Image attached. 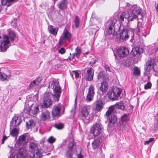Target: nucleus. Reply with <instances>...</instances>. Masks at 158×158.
<instances>
[{"mask_svg": "<svg viewBox=\"0 0 158 158\" xmlns=\"http://www.w3.org/2000/svg\"><path fill=\"white\" fill-rule=\"evenodd\" d=\"M67 4L66 0H62L58 4L57 6L60 9L64 10L67 8Z\"/></svg>", "mask_w": 158, "mask_h": 158, "instance_id": "nucleus-27", "label": "nucleus"}, {"mask_svg": "<svg viewBox=\"0 0 158 158\" xmlns=\"http://www.w3.org/2000/svg\"><path fill=\"white\" fill-rule=\"evenodd\" d=\"M150 143V142H149V140H147V141H146L145 142L144 144L145 145V144H148Z\"/></svg>", "mask_w": 158, "mask_h": 158, "instance_id": "nucleus-54", "label": "nucleus"}, {"mask_svg": "<svg viewBox=\"0 0 158 158\" xmlns=\"http://www.w3.org/2000/svg\"><path fill=\"white\" fill-rule=\"evenodd\" d=\"M22 122L21 118L19 116H14L11 121V125L13 127H16L19 125Z\"/></svg>", "mask_w": 158, "mask_h": 158, "instance_id": "nucleus-23", "label": "nucleus"}, {"mask_svg": "<svg viewBox=\"0 0 158 158\" xmlns=\"http://www.w3.org/2000/svg\"><path fill=\"white\" fill-rule=\"evenodd\" d=\"M123 11H128L130 10L132 11V13L129 14L126 12H123L120 15V21L124 23V25L128 23L129 21L138 18L139 15H142V9L136 4L131 5L127 3L126 6L122 8Z\"/></svg>", "mask_w": 158, "mask_h": 158, "instance_id": "nucleus-1", "label": "nucleus"}, {"mask_svg": "<svg viewBox=\"0 0 158 158\" xmlns=\"http://www.w3.org/2000/svg\"><path fill=\"white\" fill-rule=\"evenodd\" d=\"M28 133L24 134L21 135L18 139V143L20 144H25L28 142Z\"/></svg>", "mask_w": 158, "mask_h": 158, "instance_id": "nucleus-25", "label": "nucleus"}, {"mask_svg": "<svg viewBox=\"0 0 158 158\" xmlns=\"http://www.w3.org/2000/svg\"><path fill=\"white\" fill-rule=\"evenodd\" d=\"M9 158H14L13 157L10 156L9 157Z\"/></svg>", "mask_w": 158, "mask_h": 158, "instance_id": "nucleus-58", "label": "nucleus"}, {"mask_svg": "<svg viewBox=\"0 0 158 158\" xmlns=\"http://www.w3.org/2000/svg\"><path fill=\"white\" fill-rule=\"evenodd\" d=\"M117 53L118 56L121 57H126L128 54L129 52L126 47L122 46L117 50Z\"/></svg>", "mask_w": 158, "mask_h": 158, "instance_id": "nucleus-14", "label": "nucleus"}, {"mask_svg": "<svg viewBox=\"0 0 158 158\" xmlns=\"http://www.w3.org/2000/svg\"><path fill=\"white\" fill-rule=\"evenodd\" d=\"M158 65L155 63L154 60L151 58L148 59L144 65V69H157Z\"/></svg>", "mask_w": 158, "mask_h": 158, "instance_id": "nucleus-12", "label": "nucleus"}, {"mask_svg": "<svg viewBox=\"0 0 158 158\" xmlns=\"http://www.w3.org/2000/svg\"><path fill=\"white\" fill-rule=\"evenodd\" d=\"M44 99L43 105L44 107L47 108L52 105V101L51 100L48 94H44Z\"/></svg>", "mask_w": 158, "mask_h": 158, "instance_id": "nucleus-16", "label": "nucleus"}, {"mask_svg": "<svg viewBox=\"0 0 158 158\" xmlns=\"http://www.w3.org/2000/svg\"><path fill=\"white\" fill-rule=\"evenodd\" d=\"M56 140V138L52 136H51L47 139L48 142L50 143H52L55 142Z\"/></svg>", "mask_w": 158, "mask_h": 158, "instance_id": "nucleus-42", "label": "nucleus"}, {"mask_svg": "<svg viewBox=\"0 0 158 158\" xmlns=\"http://www.w3.org/2000/svg\"><path fill=\"white\" fill-rule=\"evenodd\" d=\"M156 10L158 12V4H157V6H156Z\"/></svg>", "mask_w": 158, "mask_h": 158, "instance_id": "nucleus-55", "label": "nucleus"}, {"mask_svg": "<svg viewBox=\"0 0 158 158\" xmlns=\"http://www.w3.org/2000/svg\"><path fill=\"white\" fill-rule=\"evenodd\" d=\"M34 96L36 98V99H37V98H38L37 96L36 95H35Z\"/></svg>", "mask_w": 158, "mask_h": 158, "instance_id": "nucleus-57", "label": "nucleus"}, {"mask_svg": "<svg viewBox=\"0 0 158 158\" xmlns=\"http://www.w3.org/2000/svg\"><path fill=\"white\" fill-rule=\"evenodd\" d=\"M34 156H32L31 155H30L29 154H27L26 156H25L24 158H36Z\"/></svg>", "mask_w": 158, "mask_h": 158, "instance_id": "nucleus-48", "label": "nucleus"}, {"mask_svg": "<svg viewBox=\"0 0 158 158\" xmlns=\"http://www.w3.org/2000/svg\"><path fill=\"white\" fill-rule=\"evenodd\" d=\"M129 32L130 31L128 29L125 28H123L119 34L120 39L122 40L123 41L127 40L129 38Z\"/></svg>", "mask_w": 158, "mask_h": 158, "instance_id": "nucleus-15", "label": "nucleus"}, {"mask_svg": "<svg viewBox=\"0 0 158 158\" xmlns=\"http://www.w3.org/2000/svg\"><path fill=\"white\" fill-rule=\"evenodd\" d=\"M76 101H75V103L76 104Z\"/></svg>", "mask_w": 158, "mask_h": 158, "instance_id": "nucleus-64", "label": "nucleus"}, {"mask_svg": "<svg viewBox=\"0 0 158 158\" xmlns=\"http://www.w3.org/2000/svg\"><path fill=\"white\" fill-rule=\"evenodd\" d=\"M48 30L51 34L56 35L57 34L58 29L57 28H54L52 25H49L48 26Z\"/></svg>", "mask_w": 158, "mask_h": 158, "instance_id": "nucleus-32", "label": "nucleus"}, {"mask_svg": "<svg viewBox=\"0 0 158 158\" xmlns=\"http://www.w3.org/2000/svg\"><path fill=\"white\" fill-rule=\"evenodd\" d=\"M7 137L5 135L3 137L2 139V144H3L4 143L5 140H6L7 139Z\"/></svg>", "mask_w": 158, "mask_h": 158, "instance_id": "nucleus-50", "label": "nucleus"}, {"mask_svg": "<svg viewBox=\"0 0 158 158\" xmlns=\"http://www.w3.org/2000/svg\"><path fill=\"white\" fill-rule=\"evenodd\" d=\"M104 104L101 100H97L94 103V107L98 111H101L103 109Z\"/></svg>", "mask_w": 158, "mask_h": 158, "instance_id": "nucleus-24", "label": "nucleus"}, {"mask_svg": "<svg viewBox=\"0 0 158 158\" xmlns=\"http://www.w3.org/2000/svg\"><path fill=\"white\" fill-rule=\"evenodd\" d=\"M142 50L141 48L140 49V47L139 46H137L135 48H132L131 54L135 57H137L141 52V50Z\"/></svg>", "mask_w": 158, "mask_h": 158, "instance_id": "nucleus-26", "label": "nucleus"}, {"mask_svg": "<svg viewBox=\"0 0 158 158\" xmlns=\"http://www.w3.org/2000/svg\"><path fill=\"white\" fill-rule=\"evenodd\" d=\"M50 118V113L48 110L44 109L42 110L40 118L43 121H46Z\"/></svg>", "mask_w": 158, "mask_h": 158, "instance_id": "nucleus-21", "label": "nucleus"}, {"mask_svg": "<svg viewBox=\"0 0 158 158\" xmlns=\"http://www.w3.org/2000/svg\"><path fill=\"white\" fill-rule=\"evenodd\" d=\"M104 68L106 69H110L108 65H105L104 66Z\"/></svg>", "mask_w": 158, "mask_h": 158, "instance_id": "nucleus-53", "label": "nucleus"}, {"mask_svg": "<svg viewBox=\"0 0 158 158\" xmlns=\"http://www.w3.org/2000/svg\"><path fill=\"white\" fill-rule=\"evenodd\" d=\"M39 110L38 106L36 104H33L30 106L29 110H28V111L31 115L33 116L37 113Z\"/></svg>", "mask_w": 158, "mask_h": 158, "instance_id": "nucleus-22", "label": "nucleus"}, {"mask_svg": "<svg viewBox=\"0 0 158 158\" xmlns=\"http://www.w3.org/2000/svg\"><path fill=\"white\" fill-rule=\"evenodd\" d=\"M65 52V50L63 47L61 48L59 50L58 52L61 54H64Z\"/></svg>", "mask_w": 158, "mask_h": 158, "instance_id": "nucleus-46", "label": "nucleus"}, {"mask_svg": "<svg viewBox=\"0 0 158 158\" xmlns=\"http://www.w3.org/2000/svg\"><path fill=\"white\" fill-rule=\"evenodd\" d=\"M26 124L27 127L29 129L32 127H33L35 126V123L33 120L31 119L29 120L28 122H26Z\"/></svg>", "mask_w": 158, "mask_h": 158, "instance_id": "nucleus-34", "label": "nucleus"}, {"mask_svg": "<svg viewBox=\"0 0 158 158\" xmlns=\"http://www.w3.org/2000/svg\"><path fill=\"white\" fill-rule=\"evenodd\" d=\"M157 85H158V80H157Z\"/></svg>", "mask_w": 158, "mask_h": 158, "instance_id": "nucleus-59", "label": "nucleus"}, {"mask_svg": "<svg viewBox=\"0 0 158 158\" xmlns=\"http://www.w3.org/2000/svg\"><path fill=\"white\" fill-rule=\"evenodd\" d=\"M152 84L150 82H148L146 85H144V89H147L151 88L152 87Z\"/></svg>", "mask_w": 158, "mask_h": 158, "instance_id": "nucleus-44", "label": "nucleus"}, {"mask_svg": "<svg viewBox=\"0 0 158 158\" xmlns=\"http://www.w3.org/2000/svg\"><path fill=\"white\" fill-rule=\"evenodd\" d=\"M1 36H0V39H1Z\"/></svg>", "mask_w": 158, "mask_h": 158, "instance_id": "nucleus-63", "label": "nucleus"}, {"mask_svg": "<svg viewBox=\"0 0 158 158\" xmlns=\"http://www.w3.org/2000/svg\"><path fill=\"white\" fill-rule=\"evenodd\" d=\"M129 120L128 114H125L123 115L122 116L120 121H122L123 122L127 123Z\"/></svg>", "mask_w": 158, "mask_h": 158, "instance_id": "nucleus-36", "label": "nucleus"}, {"mask_svg": "<svg viewBox=\"0 0 158 158\" xmlns=\"http://www.w3.org/2000/svg\"><path fill=\"white\" fill-rule=\"evenodd\" d=\"M108 71H109V72L110 71V70L108 69Z\"/></svg>", "mask_w": 158, "mask_h": 158, "instance_id": "nucleus-61", "label": "nucleus"}, {"mask_svg": "<svg viewBox=\"0 0 158 158\" xmlns=\"http://www.w3.org/2000/svg\"><path fill=\"white\" fill-rule=\"evenodd\" d=\"M154 140V138H150L149 139V141L150 143L153 141Z\"/></svg>", "mask_w": 158, "mask_h": 158, "instance_id": "nucleus-52", "label": "nucleus"}, {"mask_svg": "<svg viewBox=\"0 0 158 158\" xmlns=\"http://www.w3.org/2000/svg\"><path fill=\"white\" fill-rule=\"evenodd\" d=\"M152 52L153 54H155L157 51L158 49V47L156 45H154L152 47Z\"/></svg>", "mask_w": 158, "mask_h": 158, "instance_id": "nucleus-43", "label": "nucleus"}, {"mask_svg": "<svg viewBox=\"0 0 158 158\" xmlns=\"http://www.w3.org/2000/svg\"><path fill=\"white\" fill-rule=\"evenodd\" d=\"M94 71L92 70H87V76L86 78L89 81H91L93 79Z\"/></svg>", "mask_w": 158, "mask_h": 158, "instance_id": "nucleus-31", "label": "nucleus"}, {"mask_svg": "<svg viewBox=\"0 0 158 158\" xmlns=\"http://www.w3.org/2000/svg\"><path fill=\"white\" fill-rule=\"evenodd\" d=\"M37 146V143L31 142L29 145V149L31 151L33 152L32 155L35 157L36 156V158H41L42 156L43 151L41 148H38Z\"/></svg>", "mask_w": 158, "mask_h": 158, "instance_id": "nucleus-7", "label": "nucleus"}, {"mask_svg": "<svg viewBox=\"0 0 158 158\" xmlns=\"http://www.w3.org/2000/svg\"><path fill=\"white\" fill-rule=\"evenodd\" d=\"M71 37V35L70 33L67 30L65 29L60 37L58 42L60 46H61L66 40H70Z\"/></svg>", "mask_w": 158, "mask_h": 158, "instance_id": "nucleus-11", "label": "nucleus"}, {"mask_svg": "<svg viewBox=\"0 0 158 158\" xmlns=\"http://www.w3.org/2000/svg\"><path fill=\"white\" fill-rule=\"evenodd\" d=\"M2 5L6 6L7 7L10 6L11 5L16 2L17 0H1Z\"/></svg>", "mask_w": 158, "mask_h": 158, "instance_id": "nucleus-29", "label": "nucleus"}, {"mask_svg": "<svg viewBox=\"0 0 158 158\" xmlns=\"http://www.w3.org/2000/svg\"><path fill=\"white\" fill-rule=\"evenodd\" d=\"M76 53H74L77 57H78L81 52L80 48L77 47L75 49Z\"/></svg>", "mask_w": 158, "mask_h": 158, "instance_id": "nucleus-40", "label": "nucleus"}, {"mask_svg": "<svg viewBox=\"0 0 158 158\" xmlns=\"http://www.w3.org/2000/svg\"><path fill=\"white\" fill-rule=\"evenodd\" d=\"M114 106L118 109L123 110L126 106L125 104L122 101L117 102L114 105L110 106L106 113V116L109 118L108 128H110L114 126V123L117 121V118L114 113Z\"/></svg>", "mask_w": 158, "mask_h": 158, "instance_id": "nucleus-2", "label": "nucleus"}, {"mask_svg": "<svg viewBox=\"0 0 158 158\" xmlns=\"http://www.w3.org/2000/svg\"><path fill=\"white\" fill-rule=\"evenodd\" d=\"M122 92V89L116 86L110 88L107 93V95L110 100L112 101L118 100Z\"/></svg>", "mask_w": 158, "mask_h": 158, "instance_id": "nucleus-6", "label": "nucleus"}, {"mask_svg": "<svg viewBox=\"0 0 158 158\" xmlns=\"http://www.w3.org/2000/svg\"><path fill=\"white\" fill-rule=\"evenodd\" d=\"M94 86L92 85H91L89 87L88 92L86 97V100L87 102H90L93 99L95 94Z\"/></svg>", "mask_w": 158, "mask_h": 158, "instance_id": "nucleus-13", "label": "nucleus"}, {"mask_svg": "<svg viewBox=\"0 0 158 158\" xmlns=\"http://www.w3.org/2000/svg\"><path fill=\"white\" fill-rule=\"evenodd\" d=\"M119 20V21H117L115 19H113L106 23V27L108 28V34L109 35H112L111 38L113 37L114 35L115 34V33L117 34V32L119 31L121 25L124 26L127 25L128 24L124 25V23L120 21V17Z\"/></svg>", "mask_w": 158, "mask_h": 158, "instance_id": "nucleus-4", "label": "nucleus"}, {"mask_svg": "<svg viewBox=\"0 0 158 158\" xmlns=\"http://www.w3.org/2000/svg\"><path fill=\"white\" fill-rule=\"evenodd\" d=\"M7 78V75L4 73H2L0 72V80L4 81Z\"/></svg>", "mask_w": 158, "mask_h": 158, "instance_id": "nucleus-38", "label": "nucleus"}, {"mask_svg": "<svg viewBox=\"0 0 158 158\" xmlns=\"http://www.w3.org/2000/svg\"><path fill=\"white\" fill-rule=\"evenodd\" d=\"M0 51L2 52H5L10 46V40L8 39V37L6 35H4L2 39L0 41Z\"/></svg>", "mask_w": 158, "mask_h": 158, "instance_id": "nucleus-8", "label": "nucleus"}, {"mask_svg": "<svg viewBox=\"0 0 158 158\" xmlns=\"http://www.w3.org/2000/svg\"><path fill=\"white\" fill-rule=\"evenodd\" d=\"M7 31L8 33L6 35L8 37L9 40L10 39L11 42L13 43L16 42L17 40L15 32L10 29H8Z\"/></svg>", "mask_w": 158, "mask_h": 158, "instance_id": "nucleus-20", "label": "nucleus"}, {"mask_svg": "<svg viewBox=\"0 0 158 158\" xmlns=\"http://www.w3.org/2000/svg\"><path fill=\"white\" fill-rule=\"evenodd\" d=\"M55 127L58 129H61L64 127V125L61 123H56L55 124Z\"/></svg>", "mask_w": 158, "mask_h": 158, "instance_id": "nucleus-41", "label": "nucleus"}, {"mask_svg": "<svg viewBox=\"0 0 158 158\" xmlns=\"http://www.w3.org/2000/svg\"><path fill=\"white\" fill-rule=\"evenodd\" d=\"M49 88L53 89V92L52 94L53 99L55 102H58L61 93V88L58 81L57 80L51 81L49 83Z\"/></svg>", "mask_w": 158, "mask_h": 158, "instance_id": "nucleus-5", "label": "nucleus"}, {"mask_svg": "<svg viewBox=\"0 0 158 158\" xmlns=\"http://www.w3.org/2000/svg\"><path fill=\"white\" fill-rule=\"evenodd\" d=\"M70 75L72 78L74 76L76 78H77L79 77V74L78 72L76 70L73 71L71 73Z\"/></svg>", "mask_w": 158, "mask_h": 158, "instance_id": "nucleus-37", "label": "nucleus"}, {"mask_svg": "<svg viewBox=\"0 0 158 158\" xmlns=\"http://www.w3.org/2000/svg\"><path fill=\"white\" fill-rule=\"evenodd\" d=\"M89 69H92V68H90Z\"/></svg>", "mask_w": 158, "mask_h": 158, "instance_id": "nucleus-62", "label": "nucleus"}, {"mask_svg": "<svg viewBox=\"0 0 158 158\" xmlns=\"http://www.w3.org/2000/svg\"><path fill=\"white\" fill-rule=\"evenodd\" d=\"M70 56H69L68 58L67 59V60H72L73 58L75 56L74 54H73L72 55H71V53H70Z\"/></svg>", "mask_w": 158, "mask_h": 158, "instance_id": "nucleus-47", "label": "nucleus"}, {"mask_svg": "<svg viewBox=\"0 0 158 158\" xmlns=\"http://www.w3.org/2000/svg\"><path fill=\"white\" fill-rule=\"evenodd\" d=\"M74 141L72 139L68 145L67 149L65 153L67 158H83L84 156L81 154V149L78 147H75L74 144Z\"/></svg>", "mask_w": 158, "mask_h": 158, "instance_id": "nucleus-3", "label": "nucleus"}, {"mask_svg": "<svg viewBox=\"0 0 158 158\" xmlns=\"http://www.w3.org/2000/svg\"><path fill=\"white\" fill-rule=\"evenodd\" d=\"M42 80V78L41 77H39L37 78L31 82L29 85L30 88L32 89L37 88Z\"/></svg>", "mask_w": 158, "mask_h": 158, "instance_id": "nucleus-18", "label": "nucleus"}, {"mask_svg": "<svg viewBox=\"0 0 158 158\" xmlns=\"http://www.w3.org/2000/svg\"><path fill=\"white\" fill-rule=\"evenodd\" d=\"M106 71L107 70H106L105 71L103 70L99 72L98 77V79L102 78L103 81H105V80L106 78H107L108 79H109L108 77L106 75Z\"/></svg>", "mask_w": 158, "mask_h": 158, "instance_id": "nucleus-28", "label": "nucleus"}, {"mask_svg": "<svg viewBox=\"0 0 158 158\" xmlns=\"http://www.w3.org/2000/svg\"><path fill=\"white\" fill-rule=\"evenodd\" d=\"M95 63V61L94 59H92L89 62L90 64L92 66V64H94Z\"/></svg>", "mask_w": 158, "mask_h": 158, "instance_id": "nucleus-49", "label": "nucleus"}, {"mask_svg": "<svg viewBox=\"0 0 158 158\" xmlns=\"http://www.w3.org/2000/svg\"><path fill=\"white\" fill-rule=\"evenodd\" d=\"M103 130V127L101 123H96L91 128L90 132L94 136H96L100 134Z\"/></svg>", "mask_w": 158, "mask_h": 158, "instance_id": "nucleus-9", "label": "nucleus"}, {"mask_svg": "<svg viewBox=\"0 0 158 158\" xmlns=\"http://www.w3.org/2000/svg\"><path fill=\"white\" fill-rule=\"evenodd\" d=\"M18 130L16 128H14L10 132V135L13 137H17L18 134Z\"/></svg>", "mask_w": 158, "mask_h": 158, "instance_id": "nucleus-35", "label": "nucleus"}, {"mask_svg": "<svg viewBox=\"0 0 158 158\" xmlns=\"http://www.w3.org/2000/svg\"><path fill=\"white\" fill-rule=\"evenodd\" d=\"M140 70H134L133 73L132 74L133 75L138 76L140 74Z\"/></svg>", "mask_w": 158, "mask_h": 158, "instance_id": "nucleus-45", "label": "nucleus"}, {"mask_svg": "<svg viewBox=\"0 0 158 158\" xmlns=\"http://www.w3.org/2000/svg\"><path fill=\"white\" fill-rule=\"evenodd\" d=\"M100 139L98 138L94 139L92 143V146L94 149H98L99 146Z\"/></svg>", "mask_w": 158, "mask_h": 158, "instance_id": "nucleus-30", "label": "nucleus"}, {"mask_svg": "<svg viewBox=\"0 0 158 158\" xmlns=\"http://www.w3.org/2000/svg\"><path fill=\"white\" fill-rule=\"evenodd\" d=\"M109 81V79L106 78L105 81H103L101 83V85L100 87V90L101 91L103 94L105 93L108 89V82Z\"/></svg>", "mask_w": 158, "mask_h": 158, "instance_id": "nucleus-17", "label": "nucleus"}, {"mask_svg": "<svg viewBox=\"0 0 158 158\" xmlns=\"http://www.w3.org/2000/svg\"><path fill=\"white\" fill-rule=\"evenodd\" d=\"M64 111V108L60 103H58L53 106L52 114L53 116L56 117L59 115L63 114Z\"/></svg>", "mask_w": 158, "mask_h": 158, "instance_id": "nucleus-10", "label": "nucleus"}, {"mask_svg": "<svg viewBox=\"0 0 158 158\" xmlns=\"http://www.w3.org/2000/svg\"><path fill=\"white\" fill-rule=\"evenodd\" d=\"M74 22L75 23L76 27V28H77L79 26V25L80 24V21L79 20V18L77 15H76L75 16V18L74 19Z\"/></svg>", "mask_w": 158, "mask_h": 158, "instance_id": "nucleus-39", "label": "nucleus"}, {"mask_svg": "<svg viewBox=\"0 0 158 158\" xmlns=\"http://www.w3.org/2000/svg\"><path fill=\"white\" fill-rule=\"evenodd\" d=\"M138 30V32L137 33V35H140V34L139 33H140V30L139 28L138 27V30Z\"/></svg>", "mask_w": 158, "mask_h": 158, "instance_id": "nucleus-51", "label": "nucleus"}, {"mask_svg": "<svg viewBox=\"0 0 158 158\" xmlns=\"http://www.w3.org/2000/svg\"><path fill=\"white\" fill-rule=\"evenodd\" d=\"M119 129L122 131H126L127 129V123L123 122L122 121L119 122Z\"/></svg>", "mask_w": 158, "mask_h": 158, "instance_id": "nucleus-33", "label": "nucleus"}, {"mask_svg": "<svg viewBox=\"0 0 158 158\" xmlns=\"http://www.w3.org/2000/svg\"><path fill=\"white\" fill-rule=\"evenodd\" d=\"M133 69H139V68L135 66V67Z\"/></svg>", "mask_w": 158, "mask_h": 158, "instance_id": "nucleus-56", "label": "nucleus"}, {"mask_svg": "<svg viewBox=\"0 0 158 158\" xmlns=\"http://www.w3.org/2000/svg\"><path fill=\"white\" fill-rule=\"evenodd\" d=\"M23 155V154H20V155L21 156H22V155Z\"/></svg>", "mask_w": 158, "mask_h": 158, "instance_id": "nucleus-60", "label": "nucleus"}, {"mask_svg": "<svg viewBox=\"0 0 158 158\" xmlns=\"http://www.w3.org/2000/svg\"><path fill=\"white\" fill-rule=\"evenodd\" d=\"M90 109V106L89 105H85L81 108V115L82 117L86 118L89 114V110Z\"/></svg>", "mask_w": 158, "mask_h": 158, "instance_id": "nucleus-19", "label": "nucleus"}]
</instances>
